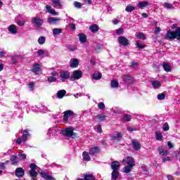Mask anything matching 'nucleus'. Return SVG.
Masks as SVG:
<instances>
[{
  "instance_id": "f257e3e1",
  "label": "nucleus",
  "mask_w": 180,
  "mask_h": 180,
  "mask_svg": "<svg viewBox=\"0 0 180 180\" xmlns=\"http://www.w3.org/2000/svg\"><path fill=\"white\" fill-rule=\"evenodd\" d=\"M122 164L125 165L123 168V172H124V174H129V172H131L133 167L136 165V161L132 157L127 156L123 159Z\"/></svg>"
},
{
  "instance_id": "f03ea898",
  "label": "nucleus",
  "mask_w": 180,
  "mask_h": 180,
  "mask_svg": "<svg viewBox=\"0 0 180 180\" xmlns=\"http://www.w3.org/2000/svg\"><path fill=\"white\" fill-rule=\"evenodd\" d=\"M70 77L71 74L67 70H61L59 72V79L61 81V82H65L67 79H70Z\"/></svg>"
},
{
  "instance_id": "7ed1b4c3",
  "label": "nucleus",
  "mask_w": 180,
  "mask_h": 180,
  "mask_svg": "<svg viewBox=\"0 0 180 180\" xmlns=\"http://www.w3.org/2000/svg\"><path fill=\"white\" fill-rule=\"evenodd\" d=\"M80 78H82V71L77 70H75L72 72L70 77V80L75 81L76 79H80Z\"/></svg>"
},
{
  "instance_id": "20e7f679",
  "label": "nucleus",
  "mask_w": 180,
  "mask_h": 180,
  "mask_svg": "<svg viewBox=\"0 0 180 180\" xmlns=\"http://www.w3.org/2000/svg\"><path fill=\"white\" fill-rule=\"evenodd\" d=\"M32 23L34 24V26H37V27H41V26H43V19L40 18L39 16H35L32 18L31 20Z\"/></svg>"
},
{
  "instance_id": "39448f33",
  "label": "nucleus",
  "mask_w": 180,
  "mask_h": 180,
  "mask_svg": "<svg viewBox=\"0 0 180 180\" xmlns=\"http://www.w3.org/2000/svg\"><path fill=\"white\" fill-rule=\"evenodd\" d=\"M30 136V134H29V131L27 130H25L22 134V138H18L16 141L17 144H22V143L26 141L27 140V138Z\"/></svg>"
},
{
  "instance_id": "423d86ee",
  "label": "nucleus",
  "mask_w": 180,
  "mask_h": 180,
  "mask_svg": "<svg viewBox=\"0 0 180 180\" xmlns=\"http://www.w3.org/2000/svg\"><path fill=\"white\" fill-rule=\"evenodd\" d=\"M63 134H64L67 137H72V136H75V134L74 133V128L68 127L65 129H63Z\"/></svg>"
},
{
  "instance_id": "0eeeda50",
  "label": "nucleus",
  "mask_w": 180,
  "mask_h": 180,
  "mask_svg": "<svg viewBox=\"0 0 180 180\" xmlns=\"http://www.w3.org/2000/svg\"><path fill=\"white\" fill-rule=\"evenodd\" d=\"M118 43L120 44V46L126 47L127 46H129V39L126 38V37L120 36L118 37Z\"/></svg>"
},
{
  "instance_id": "6e6552de",
  "label": "nucleus",
  "mask_w": 180,
  "mask_h": 180,
  "mask_svg": "<svg viewBox=\"0 0 180 180\" xmlns=\"http://www.w3.org/2000/svg\"><path fill=\"white\" fill-rule=\"evenodd\" d=\"M94 119L99 122H105V120L108 119V115H106L105 113L98 114L94 117Z\"/></svg>"
},
{
  "instance_id": "1a4fd4ad",
  "label": "nucleus",
  "mask_w": 180,
  "mask_h": 180,
  "mask_svg": "<svg viewBox=\"0 0 180 180\" xmlns=\"http://www.w3.org/2000/svg\"><path fill=\"white\" fill-rule=\"evenodd\" d=\"M74 115V112L72 110H66L63 112V122L67 123L68 122V118L71 117Z\"/></svg>"
},
{
  "instance_id": "9d476101",
  "label": "nucleus",
  "mask_w": 180,
  "mask_h": 180,
  "mask_svg": "<svg viewBox=\"0 0 180 180\" xmlns=\"http://www.w3.org/2000/svg\"><path fill=\"white\" fill-rule=\"evenodd\" d=\"M36 167H37L34 163H31L30 165V168L31 170L30 171V176L36 177L37 176V172L36 171Z\"/></svg>"
},
{
  "instance_id": "9b49d317",
  "label": "nucleus",
  "mask_w": 180,
  "mask_h": 180,
  "mask_svg": "<svg viewBox=\"0 0 180 180\" xmlns=\"http://www.w3.org/2000/svg\"><path fill=\"white\" fill-rule=\"evenodd\" d=\"M53 8L56 9H63V2L60 0H51Z\"/></svg>"
},
{
  "instance_id": "f8f14e48",
  "label": "nucleus",
  "mask_w": 180,
  "mask_h": 180,
  "mask_svg": "<svg viewBox=\"0 0 180 180\" xmlns=\"http://www.w3.org/2000/svg\"><path fill=\"white\" fill-rule=\"evenodd\" d=\"M57 75H58V72H51V76L48 77V82H56L57 81Z\"/></svg>"
},
{
  "instance_id": "ddd939ff",
  "label": "nucleus",
  "mask_w": 180,
  "mask_h": 180,
  "mask_svg": "<svg viewBox=\"0 0 180 180\" xmlns=\"http://www.w3.org/2000/svg\"><path fill=\"white\" fill-rule=\"evenodd\" d=\"M60 20L61 19L60 18L51 17L48 18V23H49V25H57Z\"/></svg>"
},
{
  "instance_id": "4468645a",
  "label": "nucleus",
  "mask_w": 180,
  "mask_h": 180,
  "mask_svg": "<svg viewBox=\"0 0 180 180\" xmlns=\"http://www.w3.org/2000/svg\"><path fill=\"white\" fill-rule=\"evenodd\" d=\"M8 30L11 34H18V27L15 25H11L8 27Z\"/></svg>"
},
{
  "instance_id": "2eb2a0df",
  "label": "nucleus",
  "mask_w": 180,
  "mask_h": 180,
  "mask_svg": "<svg viewBox=\"0 0 180 180\" xmlns=\"http://www.w3.org/2000/svg\"><path fill=\"white\" fill-rule=\"evenodd\" d=\"M32 72H34V74H39L41 72V68L40 67V65L39 64H34L32 68Z\"/></svg>"
},
{
  "instance_id": "dca6fc26",
  "label": "nucleus",
  "mask_w": 180,
  "mask_h": 180,
  "mask_svg": "<svg viewBox=\"0 0 180 180\" xmlns=\"http://www.w3.org/2000/svg\"><path fill=\"white\" fill-rule=\"evenodd\" d=\"M111 169L112 171H119L120 169V162L115 161L111 163Z\"/></svg>"
},
{
  "instance_id": "f3484780",
  "label": "nucleus",
  "mask_w": 180,
  "mask_h": 180,
  "mask_svg": "<svg viewBox=\"0 0 180 180\" xmlns=\"http://www.w3.org/2000/svg\"><path fill=\"white\" fill-rule=\"evenodd\" d=\"M46 9L47 12H49V13H51V15H54V16H58V13L56 12V10L51 8L50 5H46Z\"/></svg>"
},
{
  "instance_id": "a211bd4d",
  "label": "nucleus",
  "mask_w": 180,
  "mask_h": 180,
  "mask_svg": "<svg viewBox=\"0 0 180 180\" xmlns=\"http://www.w3.org/2000/svg\"><path fill=\"white\" fill-rule=\"evenodd\" d=\"M99 148L98 146H96L89 149V154L92 156L96 155V154H99Z\"/></svg>"
},
{
  "instance_id": "6ab92c4d",
  "label": "nucleus",
  "mask_w": 180,
  "mask_h": 180,
  "mask_svg": "<svg viewBox=\"0 0 180 180\" xmlns=\"http://www.w3.org/2000/svg\"><path fill=\"white\" fill-rule=\"evenodd\" d=\"M158 151L160 155L165 156V155H169V152L168 150L164 149V148H162V146H160L158 148Z\"/></svg>"
},
{
  "instance_id": "aec40b11",
  "label": "nucleus",
  "mask_w": 180,
  "mask_h": 180,
  "mask_svg": "<svg viewBox=\"0 0 180 180\" xmlns=\"http://www.w3.org/2000/svg\"><path fill=\"white\" fill-rule=\"evenodd\" d=\"M122 79L125 84H130L133 82V77L129 75H124L122 77Z\"/></svg>"
},
{
  "instance_id": "412c9836",
  "label": "nucleus",
  "mask_w": 180,
  "mask_h": 180,
  "mask_svg": "<svg viewBox=\"0 0 180 180\" xmlns=\"http://www.w3.org/2000/svg\"><path fill=\"white\" fill-rule=\"evenodd\" d=\"M15 175L18 178H22L25 175V171L21 167H18L15 169Z\"/></svg>"
},
{
  "instance_id": "4be33fe9",
  "label": "nucleus",
  "mask_w": 180,
  "mask_h": 180,
  "mask_svg": "<svg viewBox=\"0 0 180 180\" xmlns=\"http://www.w3.org/2000/svg\"><path fill=\"white\" fill-rule=\"evenodd\" d=\"M163 70L166 71V72H171L172 68H171V64H169L168 62H165L162 64Z\"/></svg>"
},
{
  "instance_id": "5701e85b",
  "label": "nucleus",
  "mask_w": 180,
  "mask_h": 180,
  "mask_svg": "<svg viewBox=\"0 0 180 180\" xmlns=\"http://www.w3.org/2000/svg\"><path fill=\"white\" fill-rule=\"evenodd\" d=\"M167 40H174L175 39V34L171 30L167 31L166 34Z\"/></svg>"
},
{
  "instance_id": "b1692460",
  "label": "nucleus",
  "mask_w": 180,
  "mask_h": 180,
  "mask_svg": "<svg viewBox=\"0 0 180 180\" xmlns=\"http://www.w3.org/2000/svg\"><path fill=\"white\" fill-rule=\"evenodd\" d=\"M79 64V61H78V59L72 58L70 60V67L72 68H77Z\"/></svg>"
},
{
  "instance_id": "393cba45",
  "label": "nucleus",
  "mask_w": 180,
  "mask_h": 180,
  "mask_svg": "<svg viewBox=\"0 0 180 180\" xmlns=\"http://www.w3.org/2000/svg\"><path fill=\"white\" fill-rule=\"evenodd\" d=\"M123 137V134L122 132H117L114 136H111L112 140H117L118 141L122 140Z\"/></svg>"
},
{
  "instance_id": "a878e982",
  "label": "nucleus",
  "mask_w": 180,
  "mask_h": 180,
  "mask_svg": "<svg viewBox=\"0 0 180 180\" xmlns=\"http://www.w3.org/2000/svg\"><path fill=\"white\" fill-rule=\"evenodd\" d=\"M151 84L154 89H158L159 88H161V82L158 80H153L152 81Z\"/></svg>"
},
{
  "instance_id": "bb28decb",
  "label": "nucleus",
  "mask_w": 180,
  "mask_h": 180,
  "mask_svg": "<svg viewBox=\"0 0 180 180\" xmlns=\"http://www.w3.org/2000/svg\"><path fill=\"white\" fill-rule=\"evenodd\" d=\"M41 176L44 178V179L47 180H56V179L50 175H49L47 173L44 172H41Z\"/></svg>"
},
{
  "instance_id": "cd10ccee",
  "label": "nucleus",
  "mask_w": 180,
  "mask_h": 180,
  "mask_svg": "<svg viewBox=\"0 0 180 180\" xmlns=\"http://www.w3.org/2000/svg\"><path fill=\"white\" fill-rule=\"evenodd\" d=\"M132 145H133L134 150H136V151H139V150H140V148H141V145L140 144V143L139 141H137L136 140L132 141Z\"/></svg>"
},
{
  "instance_id": "c85d7f7f",
  "label": "nucleus",
  "mask_w": 180,
  "mask_h": 180,
  "mask_svg": "<svg viewBox=\"0 0 180 180\" xmlns=\"http://www.w3.org/2000/svg\"><path fill=\"white\" fill-rule=\"evenodd\" d=\"M65 94H67L65 90H60L58 91L56 97L58 98V99H63L65 96Z\"/></svg>"
},
{
  "instance_id": "c756f323",
  "label": "nucleus",
  "mask_w": 180,
  "mask_h": 180,
  "mask_svg": "<svg viewBox=\"0 0 180 180\" xmlns=\"http://www.w3.org/2000/svg\"><path fill=\"white\" fill-rule=\"evenodd\" d=\"M155 139L158 141H162L164 140V136H162V133L160 131L155 132Z\"/></svg>"
},
{
  "instance_id": "7c9ffc66",
  "label": "nucleus",
  "mask_w": 180,
  "mask_h": 180,
  "mask_svg": "<svg viewBox=\"0 0 180 180\" xmlns=\"http://www.w3.org/2000/svg\"><path fill=\"white\" fill-rule=\"evenodd\" d=\"M117 178H119V171L112 170L111 173L112 180H117Z\"/></svg>"
},
{
  "instance_id": "2f4dec72",
  "label": "nucleus",
  "mask_w": 180,
  "mask_h": 180,
  "mask_svg": "<svg viewBox=\"0 0 180 180\" xmlns=\"http://www.w3.org/2000/svg\"><path fill=\"white\" fill-rule=\"evenodd\" d=\"M95 180V176L92 174H86L84 176V179H79L77 180Z\"/></svg>"
},
{
  "instance_id": "473e14b6",
  "label": "nucleus",
  "mask_w": 180,
  "mask_h": 180,
  "mask_svg": "<svg viewBox=\"0 0 180 180\" xmlns=\"http://www.w3.org/2000/svg\"><path fill=\"white\" fill-rule=\"evenodd\" d=\"M79 40L81 43H86V36L84 34H79Z\"/></svg>"
},
{
  "instance_id": "72a5a7b5",
  "label": "nucleus",
  "mask_w": 180,
  "mask_h": 180,
  "mask_svg": "<svg viewBox=\"0 0 180 180\" xmlns=\"http://www.w3.org/2000/svg\"><path fill=\"white\" fill-rule=\"evenodd\" d=\"M10 160L13 165H16V164L19 162V161L18 160V157L15 155H11Z\"/></svg>"
},
{
  "instance_id": "f704fd0d",
  "label": "nucleus",
  "mask_w": 180,
  "mask_h": 180,
  "mask_svg": "<svg viewBox=\"0 0 180 180\" xmlns=\"http://www.w3.org/2000/svg\"><path fill=\"white\" fill-rule=\"evenodd\" d=\"M89 30L93 33H96V32H98V30H99V27L98 26V25H93L89 27Z\"/></svg>"
},
{
  "instance_id": "c9c22d12",
  "label": "nucleus",
  "mask_w": 180,
  "mask_h": 180,
  "mask_svg": "<svg viewBox=\"0 0 180 180\" xmlns=\"http://www.w3.org/2000/svg\"><path fill=\"white\" fill-rule=\"evenodd\" d=\"M138 8H140L141 9L143 8H146V6H148V1H141L137 4Z\"/></svg>"
},
{
  "instance_id": "e433bc0d",
  "label": "nucleus",
  "mask_w": 180,
  "mask_h": 180,
  "mask_svg": "<svg viewBox=\"0 0 180 180\" xmlns=\"http://www.w3.org/2000/svg\"><path fill=\"white\" fill-rule=\"evenodd\" d=\"M53 36H57L58 34H61V33H63V30H61L60 28H55L53 30Z\"/></svg>"
},
{
  "instance_id": "4c0bfd02",
  "label": "nucleus",
  "mask_w": 180,
  "mask_h": 180,
  "mask_svg": "<svg viewBox=\"0 0 180 180\" xmlns=\"http://www.w3.org/2000/svg\"><path fill=\"white\" fill-rule=\"evenodd\" d=\"M174 38L180 41V27H177L174 31Z\"/></svg>"
},
{
  "instance_id": "58836bf2",
  "label": "nucleus",
  "mask_w": 180,
  "mask_h": 180,
  "mask_svg": "<svg viewBox=\"0 0 180 180\" xmlns=\"http://www.w3.org/2000/svg\"><path fill=\"white\" fill-rule=\"evenodd\" d=\"M82 156L84 161H91V157L89 156V154L88 153V152H86V151L83 152Z\"/></svg>"
},
{
  "instance_id": "ea45409f",
  "label": "nucleus",
  "mask_w": 180,
  "mask_h": 180,
  "mask_svg": "<svg viewBox=\"0 0 180 180\" xmlns=\"http://www.w3.org/2000/svg\"><path fill=\"white\" fill-rule=\"evenodd\" d=\"M38 43L41 46H43V44H44V43H46V37H42V36L39 37L38 39Z\"/></svg>"
},
{
  "instance_id": "a19ab883",
  "label": "nucleus",
  "mask_w": 180,
  "mask_h": 180,
  "mask_svg": "<svg viewBox=\"0 0 180 180\" xmlns=\"http://www.w3.org/2000/svg\"><path fill=\"white\" fill-rule=\"evenodd\" d=\"M94 79L98 80L102 78V74L101 72H95L93 75Z\"/></svg>"
},
{
  "instance_id": "79ce46f5",
  "label": "nucleus",
  "mask_w": 180,
  "mask_h": 180,
  "mask_svg": "<svg viewBox=\"0 0 180 180\" xmlns=\"http://www.w3.org/2000/svg\"><path fill=\"white\" fill-rule=\"evenodd\" d=\"M98 108L100 109V110H105V109H106V105H105L103 102H100L98 104Z\"/></svg>"
},
{
  "instance_id": "37998d69",
  "label": "nucleus",
  "mask_w": 180,
  "mask_h": 180,
  "mask_svg": "<svg viewBox=\"0 0 180 180\" xmlns=\"http://www.w3.org/2000/svg\"><path fill=\"white\" fill-rule=\"evenodd\" d=\"M134 9H136V8L131 5H128L127 6L125 11L126 12H133V11H134Z\"/></svg>"
},
{
  "instance_id": "c03bdc74",
  "label": "nucleus",
  "mask_w": 180,
  "mask_h": 180,
  "mask_svg": "<svg viewBox=\"0 0 180 180\" xmlns=\"http://www.w3.org/2000/svg\"><path fill=\"white\" fill-rule=\"evenodd\" d=\"M119 86V82L117 80L111 81V88H117Z\"/></svg>"
},
{
  "instance_id": "a18cd8bd",
  "label": "nucleus",
  "mask_w": 180,
  "mask_h": 180,
  "mask_svg": "<svg viewBox=\"0 0 180 180\" xmlns=\"http://www.w3.org/2000/svg\"><path fill=\"white\" fill-rule=\"evenodd\" d=\"M136 36L137 39H141V40H146V35L141 32L137 33Z\"/></svg>"
},
{
  "instance_id": "49530a36",
  "label": "nucleus",
  "mask_w": 180,
  "mask_h": 180,
  "mask_svg": "<svg viewBox=\"0 0 180 180\" xmlns=\"http://www.w3.org/2000/svg\"><path fill=\"white\" fill-rule=\"evenodd\" d=\"M163 6L166 8V9H172L174 8V6L169 3H164Z\"/></svg>"
},
{
  "instance_id": "de8ad7c7",
  "label": "nucleus",
  "mask_w": 180,
  "mask_h": 180,
  "mask_svg": "<svg viewBox=\"0 0 180 180\" xmlns=\"http://www.w3.org/2000/svg\"><path fill=\"white\" fill-rule=\"evenodd\" d=\"M158 101H164L165 99V94L161 93L158 95Z\"/></svg>"
},
{
  "instance_id": "09e8293b",
  "label": "nucleus",
  "mask_w": 180,
  "mask_h": 180,
  "mask_svg": "<svg viewBox=\"0 0 180 180\" xmlns=\"http://www.w3.org/2000/svg\"><path fill=\"white\" fill-rule=\"evenodd\" d=\"M45 54H46V51L43 49H39L37 51V55L39 56V57H42V56H44Z\"/></svg>"
},
{
  "instance_id": "8fccbe9b",
  "label": "nucleus",
  "mask_w": 180,
  "mask_h": 180,
  "mask_svg": "<svg viewBox=\"0 0 180 180\" xmlns=\"http://www.w3.org/2000/svg\"><path fill=\"white\" fill-rule=\"evenodd\" d=\"M136 47L138 49H145L146 48V45L144 44H143V43L137 41L136 42Z\"/></svg>"
},
{
  "instance_id": "3c124183",
  "label": "nucleus",
  "mask_w": 180,
  "mask_h": 180,
  "mask_svg": "<svg viewBox=\"0 0 180 180\" xmlns=\"http://www.w3.org/2000/svg\"><path fill=\"white\" fill-rule=\"evenodd\" d=\"M26 24V20H18L17 21V25L18 26H24Z\"/></svg>"
},
{
  "instance_id": "603ef678",
  "label": "nucleus",
  "mask_w": 180,
  "mask_h": 180,
  "mask_svg": "<svg viewBox=\"0 0 180 180\" xmlns=\"http://www.w3.org/2000/svg\"><path fill=\"white\" fill-rule=\"evenodd\" d=\"M123 120L124 122H130V120H131V116L129 115H124Z\"/></svg>"
},
{
  "instance_id": "864d4df0",
  "label": "nucleus",
  "mask_w": 180,
  "mask_h": 180,
  "mask_svg": "<svg viewBox=\"0 0 180 180\" xmlns=\"http://www.w3.org/2000/svg\"><path fill=\"white\" fill-rule=\"evenodd\" d=\"M164 131H168L169 130V125H168L167 122H165L163 125Z\"/></svg>"
},
{
  "instance_id": "5fc2aeb1",
  "label": "nucleus",
  "mask_w": 180,
  "mask_h": 180,
  "mask_svg": "<svg viewBox=\"0 0 180 180\" xmlns=\"http://www.w3.org/2000/svg\"><path fill=\"white\" fill-rule=\"evenodd\" d=\"M56 132V129L54 128H50L49 129V132L47 133V136H50V134H52V133Z\"/></svg>"
},
{
  "instance_id": "6e6d98bb",
  "label": "nucleus",
  "mask_w": 180,
  "mask_h": 180,
  "mask_svg": "<svg viewBox=\"0 0 180 180\" xmlns=\"http://www.w3.org/2000/svg\"><path fill=\"white\" fill-rule=\"evenodd\" d=\"M9 161H6L5 163H0V169H5V165L8 164Z\"/></svg>"
},
{
  "instance_id": "4d7b16f0",
  "label": "nucleus",
  "mask_w": 180,
  "mask_h": 180,
  "mask_svg": "<svg viewBox=\"0 0 180 180\" xmlns=\"http://www.w3.org/2000/svg\"><path fill=\"white\" fill-rule=\"evenodd\" d=\"M123 32H124L123 28H119L118 30H117V34L118 35L123 34Z\"/></svg>"
},
{
  "instance_id": "13d9d810",
  "label": "nucleus",
  "mask_w": 180,
  "mask_h": 180,
  "mask_svg": "<svg viewBox=\"0 0 180 180\" xmlns=\"http://www.w3.org/2000/svg\"><path fill=\"white\" fill-rule=\"evenodd\" d=\"M28 86L30 91H33L34 88V83H30L28 84Z\"/></svg>"
},
{
  "instance_id": "bf43d9fd",
  "label": "nucleus",
  "mask_w": 180,
  "mask_h": 180,
  "mask_svg": "<svg viewBox=\"0 0 180 180\" xmlns=\"http://www.w3.org/2000/svg\"><path fill=\"white\" fill-rule=\"evenodd\" d=\"M74 5H75V8H81V3L75 1L74 3Z\"/></svg>"
},
{
  "instance_id": "052dcab7",
  "label": "nucleus",
  "mask_w": 180,
  "mask_h": 180,
  "mask_svg": "<svg viewBox=\"0 0 180 180\" xmlns=\"http://www.w3.org/2000/svg\"><path fill=\"white\" fill-rule=\"evenodd\" d=\"M97 131L98 133H102V125L98 124L97 126Z\"/></svg>"
},
{
  "instance_id": "680f3d73",
  "label": "nucleus",
  "mask_w": 180,
  "mask_h": 180,
  "mask_svg": "<svg viewBox=\"0 0 180 180\" xmlns=\"http://www.w3.org/2000/svg\"><path fill=\"white\" fill-rule=\"evenodd\" d=\"M127 130H128V131H129V133H131L132 131H136V128L131 127H129L127 128Z\"/></svg>"
},
{
  "instance_id": "e2e57ef3",
  "label": "nucleus",
  "mask_w": 180,
  "mask_h": 180,
  "mask_svg": "<svg viewBox=\"0 0 180 180\" xmlns=\"http://www.w3.org/2000/svg\"><path fill=\"white\" fill-rule=\"evenodd\" d=\"M167 146H168L169 148H174V144H172V143H171V141L167 142Z\"/></svg>"
},
{
  "instance_id": "0e129e2a",
  "label": "nucleus",
  "mask_w": 180,
  "mask_h": 180,
  "mask_svg": "<svg viewBox=\"0 0 180 180\" xmlns=\"http://www.w3.org/2000/svg\"><path fill=\"white\" fill-rule=\"evenodd\" d=\"M163 162H165V161H171V158L169 157L162 158Z\"/></svg>"
},
{
  "instance_id": "69168bd1",
  "label": "nucleus",
  "mask_w": 180,
  "mask_h": 180,
  "mask_svg": "<svg viewBox=\"0 0 180 180\" xmlns=\"http://www.w3.org/2000/svg\"><path fill=\"white\" fill-rule=\"evenodd\" d=\"M161 32V28L160 27H158L155 30V33L157 34L158 33H160Z\"/></svg>"
},
{
  "instance_id": "338daca9",
  "label": "nucleus",
  "mask_w": 180,
  "mask_h": 180,
  "mask_svg": "<svg viewBox=\"0 0 180 180\" xmlns=\"http://www.w3.org/2000/svg\"><path fill=\"white\" fill-rule=\"evenodd\" d=\"M112 23H113V25H117V23H119V20H117V19H114L113 20H112Z\"/></svg>"
},
{
  "instance_id": "774afa93",
  "label": "nucleus",
  "mask_w": 180,
  "mask_h": 180,
  "mask_svg": "<svg viewBox=\"0 0 180 180\" xmlns=\"http://www.w3.org/2000/svg\"><path fill=\"white\" fill-rule=\"evenodd\" d=\"M167 179L168 180H174V176H172V175H168L167 176Z\"/></svg>"
}]
</instances>
